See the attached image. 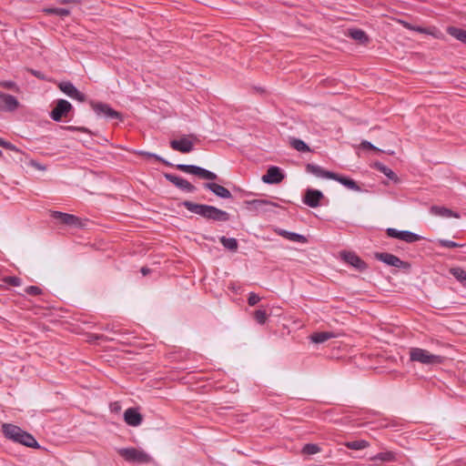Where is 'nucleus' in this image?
<instances>
[{"instance_id": "a211bd4d", "label": "nucleus", "mask_w": 466, "mask_h": 466, "mask_svg": "<svg viewBox=\"0 0 466 466\" xmlns=\"http://www.w3.org/2000/svg\"><path fill=\"white\" fill-rule=\"evenodd\" d=\"M305 169L308 173L312 174L317 177H322V178H328V179H331L333 177V173H334L332 171L326 170L323 167H321L318 165L312 164V163L306 164Z\"/></svg>"}, {"instance_id": "f704fd0d", "label": "nucleus", "mask_w": 466, "mask_h": 466, "mask_svg": "<svg viewBox=\"0 0 466 466\" xmlns=\"http://www.w3.org/2000/svg\"><path fill=\"white\" fill-rule=\"evenodd\" d=\"M0 147H4V148H5V149H9V150H11V151H14L15 153H16V154H17V155H19V156H23V155H24V152H23L21 149H19L18 147H15L14 144H12L11 142L6 141V140H5V139H4V140H3V142L1 143ZM18 160H19L20 162H22V161H23L22 157H18Z\"/></svg>"}, {"instance_id": "5fc2aeb1", "label": "nucleus", "mask_w": 466, "mask_h": 466, "mask_svg": "<svg viewBox=\"0 0 466 466\" xmlns=\"http://www.w3.org/2000/svg\"><path fill=\"white\" fill-rule=\"evenodd\" d=\"M140 271H141L143 276H147V274L150 273L151 269L149 268H147V267H142Z\"/></svg>"}, {"instance_id": "b1692460", "label": "nucleus", "mask_w": 466, "mask_h": 466, "mask_svg": "<svg viewBox=\"0 0 466 466\" xmlns=\"http://www.w3.org/2000/svg\"><path fill=\"white\" fill-rule=\"evenodd\" d=\"M374 167L381 172L382 174H384L389 179L392 180L393 182H398L399 181V177L398 176L395 174V172L393 170H391L390 167H388L387 166H385L384 164L380 163V162H375L374 163Z\"/></svg>"}, {"instance_id": "2eb2a0df", "label": "nucleus", "mask_w": 466, "mask_h": 466, "mask_svg": "<svg viewBox=\"0 0 466 466\" xmlns=\"http://www.w3.org/2000/svg\"><path fill=\"white\" fill-rule=\"evenodd\" d=\"M285 176L282 170L276 166L269 167L267 173L262 176V181L266 184H279Z\"/></svg>"}, {"instance_id": "864d4df0", "label": "nucleus", "mask_w": 466, "mask_h": 466, "mask_svg": "<svg viewBox=\"0 0 466 466\" xmlns=\"http://www.w3.org/2000/svg\"><path fill=\"white\" fill-rule=\"evenodd\" d=\"M31 165L33 167H35L36 168L40 169V170H44L45 169V167L41 166L39 163H37L36 161H34V160H31Z\"/></svg>"}, {"instance_id": "423d86ee", "label": "nucleus", "mask_w": 466, "mask_h": 466, "mask_svg": "<svg viewBox=\"0 0 466 466\" xmlns=\"http://www.w3.org/2000/svg\"><path fill=\"white\" fill-rule=\"evenodd\" d=\"M374 258L388 266L401 268L404 271H409L411 265L408 261H403L397 256L388 252H376Z\"/></svg>"}, {"instance_id": "3c124183", "label": "nucleus", "mask_w": 466, "mask_h": 466, "mask_svg": "<svg viewBox=\"0 0 466 466\" xmlns=\"http://www.w3.org/2000/svg\"><path fill=\"white\" fill-rule=\"evenodd\" d=\"M233 190L236 191V192H239V193H241L242 196H246V197L253 195L252 192L246 191V190H244V189H242V188H240L238 187H234Z\"/></svg>"}, {"instance_id": "6e6552de", "label": "nucleus", "mask_w": 466, "mask_h": 466, "mask_svg": "<svg viewBox=\"0 0 466 466\" xmlns=\"http://www.w3.org/2000/svg\"><path fill=\"white\" fill-rule=\"evenodd\" d=\"M90 106L97 116H105L108 118L123 120V116L120 112L112 108L108 104L103 102H96L91 100Z\"/></svg>"}, {"instance_id": "39448f33", "label": "nucleus", "mask_w": 466, "mask_h": 466, "mask_svg": "<svg viewBox=\"0 0 466 466\" xmlns=\"http://www.w3.org/2000/svg\"><path fill=\"white\" fill-rule=\"evenodd\" d=\"M118 455L127 462L132 463H149L153 461L152 457L143 450L133 447L120 448L116 450Z\"/></svg>"}, {"instance_id": "9b49d317", "label": "nucleus", "mask_w": 466, "mask_h": 466, "mask_svg": "<svg viewBox=\"0 0 466 466\" xmlns=\"http://www.w3.org/2000/svg\"><path fill=\"white\" fill-rule=\"evenodd\" d=\"M324 198L323 193L315 188H307L302 198V201L309 208H318L320 206L321 200Z\"/></svg>"}, {"instance_id": "393cba45", "label": "nucleus", "mask_w": 466, "mask_h": 466, "mask_svg": "<svg viewBox=\"0 0 466 466\" xmlns=\"http://www.w3.org/2000/svg\"><path fill=\"white\" fill-rule=\"evenodd\" d=\"M335 334L331 331H320L315 332L310 336V339L312 342L316 344L323 343L329 339L335 338Z\"/></svg>"}, {"instance_id": "ddd939ff", "label": "nucleus", "mask_w": 466, "mask_h": 466, "mask_svg": "<svg viewBox=\"0 0 466 466\" xmlns=\"http://www.w3.org/2000/svg\"><path fill=\"white\" fill-rule=\"evenodd\" d=\"M164 177L167 181H169L174 186H176L177 188H179L183 191H186L188 193H193L197 189V187L193 184H191L187 180H186L180 177H177L174 174L164 173Z\"/></svg>"}, {"instance_id": "a18cd8bd", "label": "nucleus", "mask_w": 466, "mask_h": 466, "mask_svg": "<svg viewBox=\"0 0 466 466\" xmlns=\"http://www.w3.org/2000/svg\"><path fill=\"white\" fill-rule=\"evenodd\" d=\"M360 147L364 149L373 150L376 152H381V150L380 148H378L377 147L373 146L370 142L366 141V140L361 142Z\"/></svg>"}, {"instance_id": "58836bf2", "label": "nucleus", "mask_w": 466, "mask_h": 466, "mask_svg": "<svg viewBox=\"0 0 466 466\" xmlns=\"http://www.w3.org/2000/svg\"><path fill=\"white\" fill-rule=\"evenodd\" d=\"M438 245L442 248H454L459 247H463V244H459L457 242H454L452 240L448 239H439Z\"/></svg>"}, {"instance_id": "de8ad7c7", "label": "nucleus", "mask_w": 466, "mask_h": 466, "mask_svg": "<svg viewBox=\"0 0 466 466\" xmlns=\"http://www.w3.org/2000/svg\"><path fill=\"white\" fill-rule=\"evenodd\" d=\"M110 410L114 413H118L121 410V404L118 401H114L110 403Z\"/></svg>"}, {"instance_id": "412c9836", "label": "nucleus", "mask_w": 466, "mask_h": 466, "mask_svg": "<svg viewBox=\"0 0 466 466\" xmlns=\"http://www.w3.org/2000/svg\"><path fill=\"white\" fill-rule=\"evenodd\" d=\"M0 99L4 103V109L5 111H15L19 106L18 100L14 96L2 91H0Z\"/></svg>"}, {"instance_id": "f257e3e1", "label": "nucleus", "mask_w": 466, "mask_h": 466, "mask_svg": "<svg viewBox=\"0 0 466 466\" xmlns=\"http://www.w3.org/2000/svg\"><path fill=\"white\" fill-rule=\"evenodd\" d=\"M137 154L139 156L145 157L147 158H153L156 161L160 162V163L164 164L167 167H175V168H177L179 171H182L184 173H187V174H191V175L197 176V177H198L199 178H202V179H207V180H216V179H218V176L214 172H211V171H209L208 169H205V168H203L201 167H198V166L186 165V164L173 165L172 163H170L169 161L164 159L160 156H158L157 154H154V153L147 152V151H139Z\"/></svg>"}, {"instance_id": "09e8293b", "label": "nucleus", "mask_w": 466, "mask_h": 466, "mask_svg": "<svg viewBox=\"0 0 466 466\" xmlns=\"http://www.w3.org/2000/svg\"><path fill=\"white\" fill-rule=\"evenodd\" d=\"M412 31L421 33V34H430V31L428 28L418 26V25H414V27H412Z\"/></svg>"}, {"instance_id": "1a4fd4ad", "label": "nucleus", "mask_w": 466, "mask_h": 466, "mask_svg": "<svg viewBox=\"0 0 466 466\" xmlns=\"http://www.w3.org/2000/svg\"><path fill=\"white\" fill-rule=\"evenodd\" d=\"M72 110L73 106L67 100L57 99L56 106L50 112V117L56 122H60L63 117H66Z\"/></svg>"}, {"instance_id": "7ed1b4c3", "label": "nucleus", "mask_w": 466, "mask_h": 466, "mask_svg": "<svg viewBox=\"0 0 466 466\" xmlns=\"http://www.w3.org/2000/svg\"><path fill=\"white\" fill-rule=\"evenodd\" d=\"M2 433L7 440L22 444L25 447L34 449L41 448L40 444L31 433L24 431L15 424L4 423L2 425Z\"/></svg>"}, {"instance_id": "9d476101", "label": "nucleus", "mask_w": 466, "mask_h": 466, "mask_svg": "<svg viewBox=\"0 0 466 466\" xmlns=\"http://www.w3.org/2000/svg\"><path fill=\"white\" fill-rule=\"evenodd\" d=\"M340 256L347 264L352 266L360 272H363L368 268V264L354 252L343 251L340 253Z\"/></svg>"}, {"instance_id": "f8f14e48", "label": "nucleus", "mask_w": 466, "mask_h": 466, "mask_svg": "<svg viewBox=\"0 0 466 466\" xmlns=\"http://www.w3.org/2000/svg\"><path fill=\"white\" fill-rule=\"evenodd\" d=\"M58 88L72 99L85 102L86 96L80 92L70 81H63L58 84Z\"/></svg>"}, {"instance_id": "4468645a", "label": "nucleus", "mask_w": 466, "mask_h": 466, "mask_svg": "<svg viewBox=\"0 0 466 466\" xmlns=\"http://www.w3.org/2000/svg\"><path fill=\"white\" fill-rule=\"evenodd\" d=\"M50 216L52 218L58 220L63 225L74 227L81 226L80 218L72 214H67L61 211H51Z\"/></svg>"}, {"instance_id": "f03ea898", "label": "nucleus", "mask_w": 466, "mask_h": 466, "mask_svg": "<svg viewBox=\"0 0 466 466\" xmlns=\"http://www.w3.org/2000/svg\"><path fill=\"white\" fill-rule=\"evenodd\" d=\"M182 206L185 207L188 211L199 215L207 220H212L215 222H227L230 219V215L227 211L218 208L214 206L198 204L189 200H184L182 202Z\"/></svg>"}, {"instance_id": "8fccbe9b", "label": "nucleus", "mask_w": 466, "mask_h": 466, "mask_svg": "<svg viewBox=\"0 0 466 466\" xmlns=\"http://www.w3.org/2000/svg\"><path fill=\"white\" fill-rule=\"evenodd\" d=\"M57 2L61 5H69V4L78 5V4H81L82 0H57Z\"/></svg>"}, {"instance_id": "ea45409f", "label": "nucleus", "mask_w": 466, "mask_h": 466, "mask_svg": "<svg viewBox=\"0 0 466 466\" xmlns=\"http://www.w3.org/2000/svg\"><path fill=\"white\" fill-rule=\"evenodd\" d=\"M3 281L9 285V286H13V287H18L21 285V279L16 277V276H7V277H5L3 279Z\"/></svg>"}, {"instance_id": "c03bdc74", "label": "nucleus", "mask_w": 466, "mask_h": 466, "mask_svg": "<svg viewBox=\"0 0 466 466\" xmlns=\"http://www.w3.org/2000/svg\"><path fill=\"white\" fill-rule=\"evenodd\" d=\"M65 129L69 130V131H77V132L86 133V134L90 133L89 129L85 127L67 126L65 127Z\"/></svg>"}, {"instance_id": "603ef678", "label": "nucleus", "mask_w": 466, "mask_h": 466, "mask_svg": "<svg viewBox=\"0 0 466 466\" xmlns=\"http://www.w3.org/2000/svg\"><path fill=\"white\" fill-rule=\"evenodd\" d=\"M93 338L95 339H101V340H104V341H108V340H112L113 339H109L107 338L106 336L101 334V335H93Z\"/></svg>"}, {"instance_id": "0eeeda50", "label": "nucleus", "mask_w": 466, "mask_h": 466, "mask_svg": "<svg viewBox=\"0 0 466 466\" xmlns=\"http://www.w3.org/2000/svg\"><path fill=\"white\" fill-rule=\"evenodd\" d=\"M193 138L198 140L194 134L183 135L179 139H172L169 141V146L173 150L178 151L182 154L190 153L194 149Z\"/></svg>"}, {"instance_id": "6e6d98bb", "label": "nucleus", "mask_w": 466, "mask_h": 466, "mask_svg": "<svg viewBox=\"0 0 466 466\" xmlns=\"http://www.w3.org/2000/svg\"><path fill=\"white\" fill-rule=\"evenodd\" d=\"M403 24V25L407 28V29H410V30H412V27H414V25H412L411 24L408 23V22H401Z\"/></svg>"}, {"instance_id": "cd10ccee", "label": "nucleus", "mask_w": 466, "mask_h": 466, "mask_svg": "<svg viewBox=\"0 0 466 466\" xmlns=\"http://www.w3.org/2000/svg\"><path fill=\"white\" fill-rule=\"evenodd\" d=\"M449 272L463 286L466 287V271L461 267H453Z\"/></svg>"}, {"instance_id": "a878e982", "label": "nucleus", "mask_w": 466, "mask_h": 466, "mask_svg": "<svg viewBox=\"0 0 466 466\" xmlns=\"http://www.w3.org/2000/svg\"><path fill=\"white\" fill-rule=\"evenodd\" d=\"M447 32L450 35L466 45V30L455 26H449Z\"/></svg>"}, {"instance_id": "4c0bfd02", "label": "nucleus", "mask_w": 466, "mask_h": 466, "mask_svg": "<svg viewBox=\"0 0 466 466\" xmlns=\"http://www.w3.org/2000/svg\"><path fill=\"white\" fill-rule=\"evenodd\" d=\"M404 230H398L393 228H389L386 229V234L388 237L392 238H397L402 240Z\"/></svg>"}, {"instance_id": "473e14b6", "label": "nucleus", "mask_w": 466, "mask_h": 466, "mask_svg": "<svg viewBox=\"0 0 466 466\" xmlns=\"http://www.w3.org/2000/svg\"><path fill=\"white\" fill-rule=\"evenodd\" d=\"M290 145L293 148L299 152H310V147L301 139L299 138H292L290 141Z\"/></svg>"}, {"instance_id": "c756f323", "label": "nucleus", "mask_w": 466, "mask_h": 466, "mask_svg": "<svg viewBox=\"0 0 466 466\" xmlns=\"http://www.w3.org/2000/svg\"><path fill=\"white\" fill-rule=\"evenodd\" d=\"M220 243L228 250L236 251L238 248V240L234 238H227L222 236L219 238Z\"/></svg>"}, {"instance_id": "20e7f679", "label": "nucleus", "mask_w": 466, "mask_h": 466, "mask_svg": "<svg viewBox=\"0 0 466 466\" xmlns=\"http://www.w3.org/2000/svg\"><path fill=\"white\" fill-rule=\"evenodd\" d=\"M410 360L425 365L441 364L445 358L441 355L431 354L430 351L420 348H411L410 350Z\"/></svg>"}, {"instance_id": "5701e85b", "label": "nucleus", "mask_w": 466, "mask_h": 466, "mask_svg": "<svg viewBox=\"0 0 466 466\" xmlns=\"http://www.w3.org/2000/svg\"><path fill=\"white\" fill-rule=\"evenodd\" d=\"M348 35L361 44H366L370 41L366 32L360 28L350 29Z\"/></svg>"}, {"instance_id": "79ce46f5", "label": "nucleus", "mask_w": 466, "mask_h": 466, "mask_svg": "<svg viewBox=\"0 0 466 466\" xmlns=\"http://www.w3.org/2000/svg\"><path fill=\"white\" fill-rule=\"evenodd\" d=\"M25 291L30 296H38L42 294V289L37 286H29L25 289Z\"/></svg>"}, {"instance_id": "aec40b11", "label": "nucleus", "mask_w": 466, "mask_h": 466, "mask_svg": "<svg viewBox=\"0 0 466 466\" xmlns=\"http://www.w3.org/2000/svg\"><path fill=\"white\" fill-rule=\"evenodd\" d=\"M331 179L339 182L341 185H343L344 187H346L349 189H351L354 191H360V187L357 184V182L355 180H353L350 177H346L341 174L334 172Z\"/></svg>"}, {"instance_id": "4d7b16f0", "label": "nucleus", "mask_w": 466, "mask_h": 466, "mask_svg": "<svg viewBox=\"0 0 466 466\" xmlns=\"http://www.w3.org/2000/svg\"><path fill=\"white\" fill-rule=\"evenodd\" d=\"M102 329L107 330V331H113L114 333L116 332V331H114L113 329H111L109 325H106L105 327L102 328Z\"/></svg>"}, {"instance_id": "a19ab883", "label": "nucleus", "mask_w": 466, "mask_h": 466, "mask_svg": "<svg viewBox=\"0 0 466 466\" xmlns=\"http://www.w3.org/2000/svg\"><path fill=\"white\" fill-rule=\"evenodd\" d=\"M0 86L9 90L18 91L16 83L11 80L0 81Z\"/></svg>"}, {"instance_id": "f3484780", "label": "nucleus", "mask_w": 466, "mask_h": 466, "mask_svg": "<svg viewBox=\"0 0 466 466\" xmlns=\"http://www.w3.org/2000/svg\"><path fill=\"white\" fill-rule=\"evenodd\" d=\"M204 187L221 198L228 199L232 198V194L228 188L217 183L207 182L204 184Z\"/></svg>"}, {"instance_id": "72a5a7b5", "label": "nucleus", "mask_w": 466, "mask_h": 466, "mask_svg": "<svg viewBox=\"0 0 466 466\" xmlns=\"http://www.w3.org/2000/svg\"><path fill=\"white\" fill-rule=\"evenodd\" d=\"M254 319L260 325L265 324L268 319V313L265 309H258L253 313Z\"/></svg>"}, {"instance_id": "e433bc0d", "label": "nucleus", "mask_w": 466, "mask_h": 466, "mask_svg": "<svg viewBox=\"0 0 466 466\" xmlns=\"http://www.w3.org/2000/svg\"><path fill=\"white\" fill-rule=\"evenodd\" d=\"M320 451L319 445L314 443H307L304 445L302 449V452L308 455H313L318 453Z\"/></svg>"}, {"instance_id": "2f4dec72", "label": "nucleus", "mask_w": 466, "mask_h": 466, "mask_svg": "<svg viewBox=\"0 0 466 466\" xmlns=\"http://www.w3.org/2000/svg\"><path fill=\"white\" fill-rule=\"evenodd\" d=\"M372 461H380L382 462L395 461L396 454L393 451L380 452L372 458Z\"/></svg>"}, {"instance_id": "dca6fc26", "label": "nucleus", "mask_w": 466, "mask_h": 466, "mask_svg": "<svg viewBox=\"0 0 466 466\" xmlns=\"http://www.w3.org/2000/svg\"><path fill=\"white\" fill-rule=\"evenodd\" d=\"M124 420L128 426L137 427L143 421V415L138 408H128L124 412Z\"/></svg>"}, {"instance_id": "13d9d810", "label": "nucleus", "mask_w": 466, "mask_h": 466, "mask_svg": "<svg viewBox=\"0 0 466 466\" xmlns=\"http://www.w3.org/2000/svg\"><path fill=\"white\" fill-rule=\"evenodd\" d=\"M3 157V152L0 150V158Z\"/></svg>"}, {"instance_id": "37998d69", "label": "nucleus", "mask_w": 466, "mask_h": 466, "mask_svg": "<svg viewBox=\"0 0 466 466\" xmlns=\"http://www.w3.org/2000/svg\"><path fill=\"white\" fill-rule=\"evenodd\" d=\"M260 301V297L254 292H250L248 298V303L249 306H255Z\"/></svg>"}, {"instance_id": "c85d7f7f", "label": "nucleus", "mask_w": 466, "mask_h": 466, "mask_svg": "<svg viewBox=\"0 0 466 466\" xmlns=\"http://www.w3.org/2000/svg\"><path fill=\"white\" fill-rule=\"evenodd\" d=\"M44 13L46 15H55L60 17H66L69 16L71 14V11L68 8H60V7H49L45 8Z\"/></svg>"}, {"instance_id": "49530a36", "label": "nucleus", "mask_w": 466, "mask_h": 466, "mask_svg": "<svg viewBox=\"0 0 466 466\" xmlns=\"http://www.w3.org/2000/svg\"><path fill=\"white\" fill-rule=\"evenodd\" d=\"M27 71L31 75H33L34 76L37 77L40 80H46V79L45 74H43L41 71H38V70H35V69H33V68H28Z\"/></svg>"}, {"instance_id": "c9c22d12", "label": "nucleus", "mask_w": 466, "mask_h": 466, "mask_svg": "<svg viewBox=\"0 0 466 466\" xmlns=\"http://www.w3.org/2000/svg\"><path fill=\"white\" fill-rule=\"evenodd\" d=\"M422 238L421 236L413 233L411 231L404 230L402 240L407 243H414L416 241H419Z\"/></svg>"}, {"instance_id": "4be33fe9", "label": "nucleus", "mask_w": 466, "mask_h": 466, "mask_svg": "<svg viewBox=\"0 0 466 466\" xmlns=\"http://www.w3.org/2000/svg\"><path fill=\"white\" fill-rule=\"evenodd\" d=\"M430 212L434 216L444 217V218H460V214L446 208L441 206H431Z\"/></svg>"}, {"instance_id": "6ab92c4d", "label": "nucleus", "mask_w": 466, "mask_h": 466, "mask_svg": "<svg viewBox=\"0 0 466 466\" xmlns=\"http://www.w3.org/2000/svg\"><path fill=\"white\" fill-rule=\"evenodd\" d=\"M244 205L246 208L251 212H258L265 206H277L274 202L269 201L268 199L245 200Z\"/></svg>"}, {"instance_id": "bf43d9fd", "label": "nucleus", "mask_w": 466, "mask_h": 466, "mask_svg": "<svg viewBox=\"0 0 466 466\" xmlns=\"http://www.w3.org/2000/svg\"><path fill=\"white\" fill-rule=\"evenodd\" d=\"M465 466H466V462H465Z\"/></svg>"}, {"instance_id": "bb28decb", "label": "nucleus", "mask_w": 466, "mask_h": 466, "mask_svg": "<svg viewBox=\"0 0 466 466\" xmlns=\"http://www.w3.org/2000/svg\"><path fill=\"white\" fill-rule=\"evenodd\" d=\"M279 235L284 237L285 238H287L289 240H291V241H295V242H299V243H306V242H308L307 238L305 236H303V235L299 234V233L290 232V231H287V230H281L279 232Z\"/></svg>"}, {"instance_id": "7c9ffc66", "label": "nucleus", "mask_w": 466, "mask_h": 466, "mask_svg": "<svg viewBox=\"0 0 466 466\" xmlns=\"http://www.w3.org/2000/svg\"><path fill=\"white\" fill-rule=\"evenodd\" d=\"M345 447L350 450L360 451L363 450L370 446V443L365 440H356L351 441H347L344 443Z\"/></svg>"}]
</instances>
